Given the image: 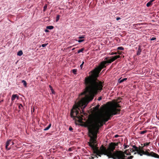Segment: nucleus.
<instances>
[{"mask_svg":"<svg viewBox=\"0 0 159 159\" xmlns=\"http://www.w3.org/2000/svg\"><path fill=\"white\" fill-rule=\"evenodd\" d=\"M119 107L120 106L117 105L105 111L103 115L89 121L88 124L89 136L90 137L89 145L92 149L93 153L98 156L101 157L100 155L104 154L109 158H112L113 159H131L133 157L127 156H129L130 154L127 153L126 151L124 152L121 151L113 152L116 147L118 146V143H111L107 149L102 146L100 150L95 145L96 143L97 135L100 128L103 125L104 122H107L113 115L120 112V109L116 108Z\"/></svg>","mask_w":159,"mask_h":159,"instance_id":"f257e3e1","label":"nucleus"},{"mask_svg":"<svg viewBox=\"0 0 159 159\" xmlns=\"http://www.w3.org/2000/svg\"><path fill=\"white\" fill-rule=\"evenodd\" d=\"M86 88L85 91L79 95L81 100L76 103L73 107L74 111L72 110L70 115L74 119L75 117L80 119L81 117L78 115V112L77 109H82V113L84 114V109L88 103L93 98L94 95L97 94L98 91H100L102 89V83L98 80L94 79L92 76L86 77L85 79Z\"/></svg>","mask_w":159,"mask_h":159,"instance_id":"f03ea898","label":"nucleus"},{"mask_svg":"<svg viewBox=\"0 0 159 159\" xmlns=\"http://www.w3.org/2000/svg\"><path fill=\"white\" fill-rule=\"evenodd\" d=\"M132 147L133 148L130 149V151L132 152L136 151V152L134 153V154L137 153L140 156H142L143 155H145L148 156H151L155 158H156L157 156V154L153 152H150V153H149L148 151L145 152L143 150V148H141L140 147L138 148L135 145H133Z\"/></svg>","mask_w":159,"mask_h":159,"instance_id":"7ed1b4c3","label":"nucleus"},{"mask_svg":"<svg viewBox=\"0 0 159 159\" xmlns=\"http://www.w3.org/2000/svg\"><path fill=\"white\" fill-rule=\"evenodd\" d=\"M120 57V56H116L114 57H111V58L108 60L102 62L99 67L100 70H101L102 69L106 67L105 65L107 63H110Z\"/></svg>","mask_w":159,"mask_h":159,"instance_id":"20e7f679","label":"nucleus"},{"mask_svg":"<svg viewBox=\"0 0 159 159\" xmlns=\"http://www.w3.org/2000/svg\"><path fill=\"white\" fill-rule=\"evenodd\" d=\"M120 57V56H116L114 57H111V58L108 60L102 62L99 67L100 70H101L102 69L106 67L105 65L107 63H110Z\"/></svg>","mask_w":159,"mask_h":159,"instance_id":"39448f33","label":"nucleus"},{"mask_svg":"<svg viewBox=\"0 0 159 159\" xmlns=\"http://www.w3.org/2000/svg\"><path fill=\"white\" fill-rule=\"evenodd\" d=\"M11 139H10L8 140L6 143V145L5 146L6 149L7 150H9L11 148V147H8L9 146V145L11 144Z\"/></svg>","mask_w":159,"mask_h":159,"instance_id":"423d86ee","label":"nucleus"},{"mask_svg":"<svg viewBox=\"0 0 159 159\" xmlns=\"http://www.w3.org/2000/svg\"><path fill=\"white\" fill-rule=\"evenodd\" d=\"M16 98L17 100L18 99V95L16 94L12 95L11 98L12 101H13Z\"/></svg>","mask_w":159,"mask_h":159,"instance_id":"0eeeda50","label":"nucleus"},{"mask_svg":"<svg viewBox=\"0 0 159 159\" xmlns=\"http://www.w3.org/2000/svg\"><path fill=\"white\" fill-rule=\"evenodd\" d=\"M154 1L155 0H151L147 3L146 4L147 7H149L150 6L152 5V2Z\"/></svg>","mask_w":159,"mask_h":159,"instance_id":"6e6552de","label":"nucleus"},{"mask_svg":"<svg viewBox=\"0 0 159 159\" xmlns=\"http://www.w3.org/2000/svg\"><path fill=\"white\" fill-rule=\"evenodd\" d=\"M142 50L140 48V47L139 46L138 48V51H137V55H139L140 54V53L141 52Z\"/></svg>","mask_w":159,"mask_h":159,"instance_id":"1a4fd4ad","label":"nucleus"},{"mask_svg":"<svg viewBox=\"0 0 159 159\" xmlns=\"http://www.w3.org/2000/svg\"><path fill=\"white\" fill-rule=\"evenodd\" d=\"M127 80V78H124L121 80L120 79L119 80V82L120 83H121L123 82H124V81L126 80Z\"/></svg>","mask_w":159,"mask_h":159,"instance_id":"9d476101","label":"nucleus"},{"mask_svg":"<svg viewBox=\"0 0 159 159\" xmlns=\"http://www.w3.org/2000/svg\"><path fill=\"white\" fill-rule=\"evenodd\" d=\"M51 126V124H50L47 127L44 128L43 129L44 131H46L48 130Z\"/></svg>","mask_w":159,"mask_h":159,"instance_id":"9b49d317","label":"nucleus"},{"mask_svg":"<svg viewBox=\"0 0 159 159\" xmlns=\"http://www.w3.org/2000/svg\"><path fill=\"white\" fill-rule=\"evenodd\" d=\"M54 28V27L52 25L48 26L46 27V29L48 30H52Z\"/></svg>","mask_w":159,"mask_h":159,"instance_id":"f8f14e48","label":"nucleus"},{"mask_svg":"<svg viewBox=\"0 0 159 159\" xmlns=\"http://www.w3.org/2000/svg\"><path fill=\"white\" fill-rule=\"evenodd\" d=\"M21 82L22 83H23V85L25 87H27V83L25 81L23 80H22Z\"/></svg>","mask_w":159,"mask_h":159,"instance_id":"ddd939ff","label":"nucleus"},{"mask_svg":"<svg viewBox=\"0 0 159 159\" xmlns=\"http://www.w3.org/2000/svg\"><path fill=\"white\" fill-rule=\"evenodd\" d=\"M22 54H23L22 51L21 50H20L18 52V53H17V55L19 56H21L22 55Z\"/></svg>","mask_w":159,"mask_h":159,"instance_id":"4468645a","label":"nucleus"},{"mask_svg":"<svg viewBox=\"0 0 159 159\" xmlns=\"http://www.w3.org/2000/svg\"><path fill=\"white\" fill-rule=\"evenodd\" d=\"M49 87L51 90L52 93V94H55V92H54V91L53 90V89L52 87L50 85H49Z\"/></svg>","mask_w":159,"mask_h":159,"instance_id":"2eb2a0df","label":"nucleus"},{"mask_svg":"<svg viewBox=\"0 0 159 159\" xmlns=\"http://www.w3.org/2000/svg\"><path fill=\"white\" fill-rule=\"evenodd\" d=\"M147 130H144V131H140V133H139V134H143L147 133Z\"/></svg>","mask_w":159,"mask_h":159,"instance_id":"dca6fc26","label":"nucleus"},{"mask_svg":"<svg viewBox=\"0 0 159 159\" xmlns=\"http://www.w3.org/2000/svg\"><path fill=\"white\" fill-rule=\"evenodd\" d=\"M77 70L76 69H74L72 70V73L74 74H76Z\"/></svg>","mask_w":159,"mask_h":159,"instance_id":"f3484780","label":"nucleus"},{"mask_svg":"<svg viewBox=\"0 0 159 159\" xmlns=\"http://www.w3.org/2000/svg\"><path fill=\"white\" fill-rule=\"evenodd\" d=\"M150 143V142H149V143H144V146H143V148H143L145 146H148L149 145V144Z\"/></svg>","mask_w":159,"mask_h":159,"instance_id":"a211bd4d","label":"nucleus"},{"mask_svg":"<svg viewBox=\"0 0 159 159\" xmlns=\"http://www.w3.org/2000/svg\"><path fill=\"white\" fill-rule=\"evenodd\" d=\"M117 49L119 50H124V48L122 47H118Z\"/></svg>","mask_w":159,"mask_h":159,"instance_id":"6ab92c4d","label":"nucleus"},{"mask_svg":"<svg viewBox=\"0 0 159 159\" xmlns=\"http://www.w3.org/2000/svg\"><path fill=\"white\" fill-rule=\"evenodd\" d=\"M84 48H81V49H80L78 51V53H80L81 52H83V51H84Z\"/></svg>","mask_w":159,"mask_h":159,"instance_id":"aec40b11","label":"nucleus"},{"mask_svg":"<svg viewBox=\"0 0 159 159\" xmlns=\"http://www.w3.org/2000/svg\"><path fill=\"white\" fill-rule=\"evenodd\" d=\"M60 18V16L57 15L56 17V22H57L59 20Z\"/></svg>","mask_w":159,"mask_h":159,"instance_id":"412c9836","label":"nucleus"},{"mask_svg":"<svg viewBox=\"0 0 159 159\" xmlns=\"http://www.w3.org/2000/svg\"><path fill=\"white\" fill-rule=\"evenodd\" d=\"M47 5H45L44 6L43 11H45L46 10V9H47Z\"/></svg>","mask_w":159,"mask_h":159,"instance_id":"4be33fe9","label":"nucleus"},{"mask_svg":"<svg viewBox=\"0 0 159 159\" xmlns=\"http://www.w3.org/2000/svg\"><path fill=\"white\" fill-rule=\"evenodd\" d=\"M23 107L21 104H19L18 107L19 109H21V108Z\"/></svg>","mask_w":159,"mask_h":159,"instance_id":"5701e85b","label":"nucleus"},{"mask_svg":"<svg viewBox=\"0 0 159 159\" xmlns=\"http://www.w3.org/2000/svg\"><path fill=\"white\" fill-rule=\"evenodd\" d=\"M48 43H45V44H42V46L43 47H45L46 46H47L48 44Z\"/></svg>","mask_w":159,"mask_h":159,"instance_id":"b1692460","label":"nucleus"},{"mask_svg":"<svg viewBox=\"0 0 159 159\" xmlns=\"http://www.w3.org/2000/svg\"><path fill=\"white\" fill-rule=\"evenodd\" d=\"M84 64V61H83L82 64L80 66V67L81 69H82V68Z\"/></svg>","mask_w":159,"mask_h":159,"instance_id":"393cba45","label":"nucleus"},{"mask_svg":"<svg viewBox=\"0 0 159 159\" xmlns=\"http://www.w3.org/2000/svg\"><path fill=\"white\" fill-rule=\"evenodd\" d=\"M156 38L155 37H152V38L150 40H151L152 41L156 40Z\"/></svg>","mask_w":159,"mask_h":159,"instance_id":"a878e982","label":"nucleus"},{"mask_svg":"<svg viewBox=\"0 0 159 159\" xmlns=\"http://www.w3.org/2000/svg\"><path fill=\"white\" fill-rule=\"evenodd\" d=\"M124 148L125 149L127 148L128 147H129V146L127 145H125V144H124Z\"/></svg>","mask_w":159,"mask_h":159,"instance_id":"bb28decb","label":"nucleus"},{"mask_svg":"<svg viewBox=\"0 0 159 159\" xmlns=\"http://www.w3.org/2000/svg\"><path fill=\"white\" fill-rule=\"evenodd\" d=\"M84 38V37L83 36H80L79 37V39H83Z\"/></svg>","mask_w":159,"mask_h":159,"instance_id":"cd10ccee","label":"nucleus"},{"mask_svg":"<svg viewBox=\"0 0 159 159\" xmlns=\"http://www.w3.org/2000/svg\"><path fill=\"white\" fill-rule=\"evenodd\" d=\"M84 40H79L78 41L79 43H81L82 42H83Z\"/></svg>","mask_w":159,"mask_h":159,"instance_id":"c85d7f7f","label":"nucleus"},{"mask_svg":"<svg viewBox=\"0 0 159 159\" xmlns=\"http://www.w3.org/2000/svg\"><path fill=\"white\" fill-rule=\"evenodd\" d=\"M72 150V148H70L68 149V151L69 152H71Z\"/></svg>","mask_w":159,"mask_h":159,"instance_id":"c756f323","label":"nucleus"},{"mask_svg":"<svg viewBox=\"0 0 159 159\" xmlns=\"http://www.w3.org/2000/svg\"><path fill=\"white\" fill-rule=\"evenodd\" d=\"M14 144V143L12 141H11V146L12 145H13Z\"/></svg>","mask_w":159,"mask_h":159,"instance_id":"7c9ffc66","label":"nucleus"},{"mask_svg":"<svg viewBox=\"0 0 159 159\" xmlns=\"http://www.w3.org/2000/svg\"><path fill=\"white\" fill-rule=\"evenodd\" d=\"M101 99H102V97H99L98 98V101H100Z\"/></svg>","mask_w":159,"mask_h":159,"instance_id":"2f4dec72","label":"nucleus"},{"mask_svg":"<svg viewBox=\"0 0 159 159\" xmlns=\"http://www.w3.org/2000/svg\"><path fill=\"white\" fill-rule=\"evenodd\" d=\"M120 19V18L119 17H117L116 18V20H118Z\"/></svg>","mask_w":159,"mask_h":159,"instance_id":"473e14b6","label":"nucleus"},{"mask_svg":"<svg viewBox=\"0 0 159 159\" xmlns=\"http://www.w3.org/2000/svg\"><path fill=\"white\" fill-rule=\"evenodd\" d=\"M45 31L46 32H49V30H48L47 29H46L45 30Z\"/></svg>","mask_w":159,"mask_h":159,"instance_id":"72a5a7b5","label":"nucleus"},{"mask_svg":"<svg viewBox=\"0 0 159 159\" xmlns=\"http://www.w3.org/2000/svg\"><path fill=\"white\" fill-rule=\"evenodd\" d=\"M119 136V135H117V134H116V135H115L114 136V137L115 138H117L118 136Z\"/></svg>","mask_w":159,"mask_h":159,"instance_id":"f704fd0d","label":"nucleus"},{"mask_svg":"<svg viewBox=\"0 0 159 159\" xmlns=\"http://www.w3.org/2000/svg\"><path fill=\"white\" fill-rule=\"evenodd\" d=\"M69 129L70 130H71L73 129L72 127H70L69 128Z\"/></svg>","mask_w":159,"mask_h":159,"instance_id":"c9c22d12","label":"nucleus"},{"mask_svg":"<svg viewBox=\"0 0 159 159\" xmlns=\"http://www.w3.org/2000/svg\"><path fill=\"white\" fill-rule=\"evenodd\" d=\"M157 157L156 158H159V155H158V154H157Z\"/></svg>","mask_w":159,"mask_h":159,"instance_id":"e433bc0d","label":"nucleus"},{"mask_svg":"<svg viewBox=\"0 0 159 159\" xmlns=\"http://www.w3.org/2000/svg\"><path fill=\"white\" fill-rule=\"evenodd\" d=\"M113 54H114V53H113V52H112V53H111V55H113Z\"/></svg>","mask_w":159,"mask_h":159,"instance_id":"4c0bfd02","label":"nucleus"},{"mask_svg":"<svg viewBox=\"0 0 159 159\" xmlns=\"http://www.w3.org/2000/svg\"><path fill=\"white\" fill-rule=\"evenodd\" d=\"M75 48H73L72 49V50H74L75 49Z\"/></svg>","mask_w":159,"mask_h":159,"instance_id":"58836bf2","label":"nucleus"},{"mask_svg":"<svg viewBox=\"0 0 159 159\" xmlns=\"http://www.w3.org/2000/svg\"><path fill=\"white\" fill-rule=\"evenodd\" d=\"M105 60H107V57H106V58L105 59Z\"/></svg>","mask_w":159,"mask_h":159,"instance_id":"ea45409f","label":"nucleus"},{"mask_svg":"<svg viewBox=\"0 0 159 159\" xmlns=\"http://www.w3.org/2000/svg\"><path fill=\"white\" fill-rule=\"evenodd\" d=\"M146 151H148H148H149V149H147V150Z\"/></svg>","mask_w":159,"mask_h":159,"instance_id":"a19ab883","label":"nucleus"},{"mask_svg":"<svg viewBox=\"0 0 159 159\" xmlns=\"http://www.w3.org/2000/svg\"><path fill=\"white\" fill-rule=\"evenodd\" d=\"M3 100H2L0 102H3Z\"/></svg>","mask_w":159,"mask_h":159,"instance_id":"79ce46f5","label":"nucleus"},{"mask_svg":"<svg viewBox=\"0 0 159 159\" xmlns=\"http://www.w3.org/2000/svg\"><path fill=\"white\" fill-rule=\"evenodd\" d=\"M114 54H116V52H115V53H114Z\"/></svg>","mask_w":159,"mask_h":159,"instance_id":"37998d69","label":"nucleus"},{"mask_svg":"<svg viewBox=\"0 0 159 159\" xmlns=\"http://www.w3.org/2000/svg\"><path fill=\"white\" fill-rule=\"evenodd\" d=\"M71 47H69V48H70Z\"/></svg>","mask_w":159,"mask_h":159,"instance_id":"c03bdc74","label":"nucleus"},{"mask_svg":"<svg viewBox=\"0 0 159 159\" xmlns=\"http://www.w3.org/2000/svg\"><path fill=\"white\" fill-rule=\"evenodd\" d=\"M92 158H93V157H92Z\"/></svg>","mask_w":159,"mask_h":159,"instance_id":"a18cd8bd","label":"nucleus"},{"mask_svg":"<svg viewBox=\"0 0 159 159\" xmlns=\"http://www.w3.org/2000/svg\"><path fill=\"white\" fill-rule=\"evenodd\" d=\"M30 1V0H29Z\"/></svg>","mask_w":159,"mask_h":159,"instance_id":"49530a36","label":"nucleus"}]
</instances>
